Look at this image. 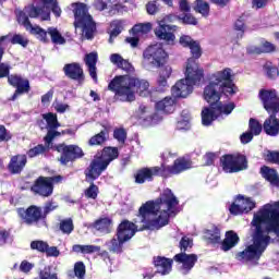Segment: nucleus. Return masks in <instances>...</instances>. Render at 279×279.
Here are the masks:
<instances>
[{"instance_id": "a211bd4d", "label": "nucleus", "mask_w": 279, "mask_h": 279, "mask_svg": "<svg viewBox=\"0 0 279 279\" xmlns=\"http://www.w3.org/2000/svg\"><path fill=\"white\" fill-rule=\"evenodd\" d=\"M174 260L182 274H189L197 263V255L180 253L174 256Z\"/></svg>"}, {"instance_id": "2f4dec72", "label": "nucleus", "mask_w": 279, "mask_h": 279, "mask_svg": "<svg viewBox=\"0 0 279 279\" xmlns=\"http://www.w3.org/2000/svg\"><path fill=\"white\" fill-rule=\"evenodd\" d=\"M110 62L111 64H114L116 66H118V69H122L123 71H132V63H130V61L123 59V57H121V54L119 53H112L110 56Z\"/></svg>"}, {"instance_id": "f704fd0d", "label": "nucleus", "mask_w": 279, "mask_h": 279, "mask_svg": "<svg viewBox=\"0 0 279 279\" xmlns=\"http://www.w3.org/2000/svg\"><path fill=\"white\" fill-rule=\"evenodd\" d=\"M29 34H32L34 37L37 38V40H40V43H49V33L48 31H45L38 25H33L28 29Z\"/></svg>"}, {"instance_id": "9b49d317", "label": "nucleus", "mask_w": 279, "mask_h": 279, "mask_svg": "<svg viewBox=\"0 0 279 279\" xmlns=\"http://www.w3.org/2000/svg\"><path fill=\"white\" fill-rule=\"evenodd\" d=\"M221 163L226 173H239L247 169V158L243 155H227L222 157Z\"/></svg>"}, {"instance_id": "7c9ffc66", "label": "nucleus", "mask_w": 279, "mask_h": 279, "mask_svg": "<svg viewBox=\"0 0 279 279\" xmlns=\"http://www.w3.org/2000/svg\"><path fill=\"white\" fill-rule=\"evenodd\" d=\"M93 228L101 232V234H110V232H112V219L100 218L94 222Z\"/></svg>"}, {"instance_id": "f03ea898", "label": "nucleus", "mask_w": 279, "mask_h": 279, "mask_svg": "<svg viewBox=\"0 0 279 279\" xmlns=\"http://www.w3.org/2000/svg\"><path fill=\"white\" fill-rule=\"evenodd\" d=\"M251 226L253 243L238 253L236 259L254 267L258 265V260L271 241L269 233L279 235V201L266 204L255 213Z\"/></svg>"}, {"instance_id": "4c0bfd02", "label": "nucleus", "mask_w": 279, "mask_h": 279, "mask_svg": "<svg viewBox=\"0 0 279 279\" xmlns=\"http://www.w3.org/2000/svg\"><path fill=\"white\" fill-rule=\"evenodd\" d=\"M133 34H135V37L144 36V34H149L151 32V24H136L132 28Z\"/></svg>"}, {"instance_id": "f257e3e1", "label": "nucleus", "mask_w": 279, "mask_h": 279, "mask_svg": "<svg viewBox=\"0 0 279 279\" xmlns=\"http://www.w3.org/2000/svg\"><path fill=\"white\" fill-rule=\"evenodd\" d=\"M180 201L170 189H166L156 201H148L138 209L137 219L134 222L122 221L117 231L119 239L125 243L136 234V230H160L169 223V217L178 215Z\"/></svg>"}, {"instance_id": "69168bd1", "label": "nucleus", "mask_w": 279, "mask_h": 279, "mask_svg": "<svg viewBox=\"0 0 279 279\" xmlns=\"http://www.w3.org/2000/svg\"><path fill=\"white\" fill-rule=\"evenodd\" d=\"M203 158H204L205 165L207 167H210V165L215 162V158H217V156L215 155V153H207Z\"/></svg>"}, {"instance_id": "37998d69", "label": "nucleus", "mask_w": 279, "mask_h": 279, "mask_svg": "<svg viewBox=\"0 0 279 279\" xmlns=\"http://www.w3.org/2000/svg\"><path fill=\"white\" fill-rule=\"evenodd\" d=\"M264 69L266 71V75L267 77H269V80H276L279 75V70L278 68L274 66V64H271V62H267L264 65Z\"/></svg>"}, {"instance_id": "ea45409f", "label": "nucleus", "mask_w": 279, "mask_h": 279, "mask_svg": "<svg viewBox=\"0 0 279 279\" xmlns=\"http://www.w3.org/2000/svg\"><path fill=\"white\" fill-rule=\"evenodd\" d=\"M11 45H20L21 47H27L29 45V39L25 35L14 34L11 35Z\"/></svg>"}, {"instance_id": "6e6d98bb", "label": "nucleus", "mask_w": 279, "mask_h": 279, "mask_svg": "<svg viewBox=\"0 0 279 279\" xmlns=\"http://www.w3.org/2000/svg\"><path fill=\"white\" fill-rule=\"evenodd\" d=\"M171 73H173V70L171 69V66L166 65L160 69L159 77H161L162 80H169L171 77Z\"/></svg>"}, {"instance_id": "a19ab883", "label": "nucleus", "mask_w": 279, "mask_h": 279, "mask_svg": "<svg viewBox=\"0 0 279 279\" xmlns=\"http://www.w3.org/2000/svg\"><path fill=\"white\" fill-rule=\"evenodd\" d=\"M195 10L198 12V14H202V16H208L210 12V5H208V2L204 0H196Z\"/></svg>"}, {"instance_id": "c756f323", "label": "nucleus", "mask_w": 279, "mask_h": 279, "mask_svg": "<svg viewBox=\"0 0 279 279\" xmlns=\"http://www.w3.org/2000/svg\"><path fill=\"white\" fill-rule=\"evenodd\" d=\"M125 240L119 238V235L113 236L111 240L106 242L107 250L112 254H122L123 253V244Z\"/></svg>"}, {"instance_id": "49530a36", "label": "nucleus", "mask_w": 279, "mask_h": 279, "mask_svg": "<svg viewBox=\"0 0 279 279\" xmlns=\"http://www.w3.org/2000/svg\"><path fill=\"white\" fill-rule=\"evenodd\" d=\"M39 279H58V275L51 271V266H46L39 271Z\"/></svg>"}, {"instance_id": "79ce46f5", "label": "nucleus", "mask_w": 279, "mask_h": 279, "mask_svg": "<svg viewBox=\"0 0 279 279\" xmlns=\"http://www.w3.org/2000/svg\"><path fill=\"white\" fill-rule=\"evenodd\" d=\"M250 132L253 136H258L263 132V124L256 119H251L248 122Z\"/></svg>"}, {"instance_id": "20e7f679", "label": "nucleus", "mask_w": 279, "mask_h": 279, "mask_svg": "<svg viewBox=\"0 0 279 279\" xmlns=\"http://www.w3.org/2000/svg\"><path fill=\"white\" fill-rule=\"evenodd\" d=\"M163 162L160 167H151L141 169L135 175V182L137 184H145V182H150L154 180V175H160L161 178H171V175H179L183 171L191 169L193 167V162L187 158L181 157L174 160L172 166H167V160L169 158H174L175 155L170 151H165L162 155Z\"/></svg>"}, {"instance_id": "864d4df0", "label": "nucleus", "mask_w": 279, "mask_h": 279, "mask_svg": "<svg viewBox=\"0 0 279 279\" xmlns=\"http://www.w3.org/2000/svg\"><path fill=\"white\" fill-rule=\"evenodd\" d=\"M181 252H186L190 247H193V240L187 236H183L180 241Z\"/></svg>"}, {"instance_id": "412c9836", "label": "nucleus", "mask_w": 279, "mask_h": 279, "mask_svg": "<svg viewBox=\"0 0 279 279\" xmlns=\"http://www.w3.org/2000/svg\"><path fill=\"white\" fill-rule=\"evenodd\" d=\"M8 82L11 86L16 88L12 99H16L19 95H23V93L29 92V81L19 76V75H11L8 77Z\"/></svg>"}, {"instance_id": "4d7b16f0", "label": "nucleus", "mask_w": 279, "mask_h": 279, "mask_svg": "<svg viewBox=\"0 0 279 279\" xmlns=\"http://www.w3.org/2000/svg\"><path fill=\"white\" fill-rule=\"evenodd\" d=\"M169 83L167 82V78L159 77L157 80V92L158 93H165V90H168Z\"/></svg>"}, {"instance_id": "7ed1b4c3", "label": "nucleus", "mask_w": 279, "mask_h": 279, "mask_svg": "<svg viewBox=\"0 0 279 279\" xmlns=\"http://www.w3.org/2000/svg\"><path fill=\"white\" fill-rule=\"evenodd\" d=\"M221 93L223 95H236L239 88L232 83V70L226 68L217 71L209 76V83L204 89V99L210 105V108H204L202 111L203 125H210L215 119H219L222 114L232 113L234 105L232 102H219Z\"/></svg>"}, {"instance_id": "052dcab7", "label": "nucleus", "mask_w": 279, "mask_h": 279, "mask_svg": "<svg viewBox=\"0 0 279 279\" xmlns=\"http://www.w3.org/2000/svg\"><path fill=\"white\" fill-rule=\"evenodd\" d=\"M45 253L47 256H50L52 258H58V256H60V250H58L57 246H47Z\"/></svg>"}, {"instance_id": "6ab92c4d", "label": "nucleus", "mask_w": 279, "mask_h": 279, "mask_svg": "<svg viewBox=\"0 0 279 279\" xmlns=\"http://www.w3.org/2000/svg\"><path fill=\"white\" fill-rule=\"evenodd\" d=\"M17 215L24 221V223H36L39 219L43 218V210L37 206H31L27 209L19 208Z\"/></svg>"}, {"instance_id": "393cba45", "label": "nucleus", "mask_w": 279, "mask_h": 279, "mask_svg": "<svg viewBox=\"0 0 279 279\" xmlns=\"http://www.w3.org/2000/svg\"><path fill=\"white\" fill-rule=\"evenodd\" d=\"M63 71L71 80H84V71L77 63L65 64Z\"/></svg>"}, {"instance_id": "6e6552de", "label": "nucleus", "mask_w": 279, "mask_h": 279, "mask_svg": "<svg viewBox=\"0 0 279 279\" xmlns=\"http://www.w3.org/2000/svg\"><path fill=\"white\" fill-rule=\"evenodd\" d=\"M167 60H169V53H167V50H165L160 44L150 45L143 52L144 66L151 64L160 69V66L167 64Z\"/></svg>"}, {"instance_id": "09e8293b", "label": "nucleus", "mask_w": 279, "mask_h": 279, "mask_svg": "<svg viewBox=\"0 0 279 279\" xmlns=\"http://www.w3.org/2000/svg\"><path fill=\"white\" fill-rule=\"evenodd\" d=\"M189 49L191 50L193 60H198V58H202V48L199 47V43L194 41Z\"/></svg>"}, {"instance_id": "3c124183", "label": "nucleus", "mask_w": 279, "mask_h": 279, "mask_svg": "<svg viewBox=\"0 0 279 279\" xmlns=\"http://www.w3.org/2000/svg\"><path fill=\"white\" fill-rule=\"evenodd\" d=\"M12 140V133H10L5 126L0 125V143H8Z\"/></svg>"}, {"instance_id": "603ef678", "label": "nucleus", "mask_w": 279, "mask_h": 279, "mask_svg": "<svg viewBox=\"0 0 279 279\" xmlns=\"http://www.w3.org/2000/svg\"><path fill=\"white\" fill-rule=\"evenodd\" d=\"M27 154L29 158H36V156H40V154H45V146L37 145L34 148H31Z\"/></svg>"}, {"instance_id": "5701e85b", "label": "nucleus", "mask_w": 279, "mask_h": 279, "mask_svg": "<svg viewBox=\"0 0 279 279\" xmlns=\"http://www.w3.org/2000/svg\"><path fill=\"white\" fill-rule=\"evenodd\" d=\"M156 110L158 117H162L160 116V112L171 114L175 110V99H173L172 97H166L165 99L156 102Z\"/></svg>"}, {"instance_id": "c03bdc74", "label": "nucleus", "mask_w": 279, "mask_h": 279, "mask_svg": "<svg viewBox=\"0 0 279 279\" xmlns=\"http://www.w3.org/2000/svg\"><path fill=\"white\" fill-rule=\"evenodd\" d=\"M73 220L71 218L61 220L60 230L63 234H71V232H73Z\"/></svg>"}, {"instance_id": "f8f14e48", "label": "nucleus", "mask_w": 279, "mask_h": 279, "mask_svg": "<svg viewBox=\"0 0 279 279\" xmlns=\"http://www.w3.org/2000/svg\"><path fill=\"white\" fill-rule=\"evenodd\" d=\"M185 80L194 86H199L204 80V68L197 63V60L187 59L184 68Z\"/></svg>"}, {"instance_id": "b1692460", "label": "nucleus", "mask_w": 279, "mask_h": 279, "mask_svg": "<svg viewBox=\"0 0 279 279\" xmlns=\"http://www.w3.org/2000/svg\"><path fill=\"white\" fill-rule=\"evenodd\" d=\"M264 132L268 136H278L279 134V120L276 118L275 113L265 120L264 122Z\"/></svg>"}, {"instance_id": "c85d7f7f", "label": "nucleus", "mask_w": 279, "mask_h": 279, "mask_svg": "<svg viewBox=\"0 0 279 279\" xmlns=\"http://www.w3.org/2000/svg\"><path fill=\"white\" fill-rule=\"evenodd\" d=\"M128 25V22L125 20H114L111 22L109 27V43H112L113 38H117L121 32L125 29V26Z\"/></svg>"}, {"instance_id": "72a5a7b5", "label": "nucleus", "mask_w": 279, "mask_h": 279, "mask_svg": "<svg viewBox=\"0 0 279 279\" xmlns=\"http://www.w3.org/2000/svg\"><path fill=\"white\" fill-rule=\"evenodd\" d=\"M236 243H239V235L234 233V231H229L227 232L226 239L222 242L221 250H223V252H228L232 250Z\"/></svg>"}, {"instance_id": "a18cd8bd", "label": "nucleus", "mask_w": 279, "mask_h": 279, "mask_svg": "<svg viewBox=\"0 0 279 279\" xmlns=\"http://www.w3.org/2000/svg\"><path fill=\"white\" fill-rule=\"evenodd\" d=\"M49 244L43 240H36L31 243V250H36L37 252L45 253Z\"/></svg>"}, {"instance_id": "13d9d810", "label": "nucleus", "mask_w": 279, "mask_h": 279, "mask_svg": "<svg viewBox=\"0 0 279 279\" xmlns=\"http://www.w3.org/2000/svg\"><path fill=\"white\" fill-rule=\"evenodd\" d=\"M101 252V246H97V245H84V251L83 254H97Z\"/></svg>"}, {"instance_id": "bf43d9fd", "label": "nucleus", "mask_w": 279, "mask_h": 279, "mask_svg": "<svg viewBox=\"0 0 279 279\" xmlns=\"http://www.w3.org/2000/svg\"><path fill=\"white\" fill-rule=\"evenodd\" d=\"M194 43L195 40H193V38H191L189 35H183L180 37V45H182V47L190 48Z\"/></svg>"}, {"instance_id": "4be33fe9", "label": "nucleus", "mask_w": 279, "mask_h": 279, "mask_svg": "<svg viewBox=\"0 0 279 279\" xmlns=\"http://www.w3.org/2000/svg\"><path fill=\"white\" fill-rule=\"evenodd\" d=\"M155 267L157 269V274H160L161 276H167L171 274L173 259H169L162 256H158L154 260Z\"/></svg>"}, {"instance_id": "cd10ccee", "label": "nucleus", "mask_w": 279, "mask_h": 279, "mask_svg": "<svg viewBox=\"0 0 279 279\" xmlns=\"http://www.w3.org/2000/svg\"><path fill=\"white\" fill-rule=\"evenodd\" d=\"M138 117L143 119V121H148L153 124L162 121V117H158V113L151 114V109L145 105L140 106Z\"/></svg>"}, {"instance_id": "ddd939ff", "label": "nucleus", "mask_w": 279, "mask_h": 279, "mask_svg": "<svg viewBox=\"0 0 279 279\" xmlns=\"http://www.w3.org/2000/svg\"><path fill=\"white\" fill-rule=\"evenodd\" d=\"M258 97L268 114H278L279 96L276 89H262Z\"/></svg>"}, {"instance_id": "a878e982", "label": "nucleus", "mask_w": 279, "mask_h": 279, "mask_svg": "<svg viewBox=\"0 0 279 279\" xmlns=\"http://www.w3.org/2000/svg\"><path fill=\"white\" fill-rule=\"evenodd\" d=\"M27 165V157L25 155H17L11 158L9 169L11 173H21Z\"/></svg>"}, {"instance_id": "774afa93", "label": "nucleus", "mask_w": 279, "mask_h": 279, "mask_svg": "<svg viewBox=\"0 0 279 279\" xmlns=\"http://www.w3.org/2000/svg\"><path fill=\"white\" fill-rule=\"evenodd\" d=\"M183 23L186 25H197V19H195L191 14H185L184 17L182 19Z\"/></svg>"}, {"instance_id": "9d476101", "label": "nucleus", "mask_w": 279, "mask_h": 279, "mask_svg": "<svg viewBox=\"0 0 279 279\" xmlns=\"http://www.w3.org/2000/svg\"><path fill=\"white\" fill-rule=\"evenodd\" d=\"M44 121L39 122V128L41 130L47 129L48 133L45 137L46 145H51V142L57 137L60 136V132L56 131L60 128V122H58V116L56 113H44L43 114ZM45 121L47 124H45Z\"/></svg>"}, {"instance_id": "4468645a", "label": "nucleus", "mask_w": 279, "mask_h": 279, "mask_svg": "<svg viewBox=\"0 0 279 279\" xmlns=\"http://www.w3.org/2000/svg\"><path fill=\"white\" fill-rule=\"evenodd\" d=\"M60 180H62L60 175L51 178L39 177L32 186V192L41 195V197H49L53 194V182H60Z\"/></svg>"}, {"instance_id": "dca6fc26", "label": "nucleus", "mask_w": 279, "mask_h": 279, "mask_svg": "<svg viewBox=\"0 0 279 279\" xmlns=\"http://www.w3.org/2000/svg\"><path fill=\"white\" fill-rule=\"evenodd\" d=\"M57 151L61 153L60 162L61 165H68L75 158H82L84 151L77 145H64L57 146Z\"/></svg>"}, {"instance_id": "bb28decb", "label": "nucleus", "mask_w": 279, "mask_h": 279, "mask_svg": "<svg viewBox=\"0 0 279 279\" xmlns=\"http://www.w3.org/2000/svg\"><path fill=\"white\" fill-rule=\"evenodd\" d=\"M84 60L89 71L90 77L94 80V82H97V60H98L97 52H90L86 54Z\"/></svg>"}, {"instance_id": "58836bf2", "label": "nucleus", "mask_w": 279, "mask_h": 279, "mask_svg": "<svg viewBox=\"0 0 279 279\" xmlns=\"http://www.w3.org/2000/svg\"><path fill=\"white\" fill-rule=\"evenodd\" d=\"M182 118L183 119L179 120L177 123V130H191V116L189 111H183Z\"/></svg>"}, {"instance_id": "1a4fd4ad", "label": "nucleus", "mask_w": 279, "mask_h": 279, "mask_svg": "<svg viewBox=\"0 0 279 279\" xmlns=\"http://www.w3.org/2000/svg\"><path fill=\"white\" fill-rule=\"evenodd\" d=\"M17 23L25 27L26 32L33 26L31 19H40L41 21H49V10L47 8L38 9L35 5H28L23 11L16 12Z\"/></svg>"}, {"instance_id": "e2e57ef3", "label": "nucleus", "mask_w": 279, "mask_h": 279, "mask_svg": "<svg viewBox=\"0 0 279 279\" xmlns=\"http://www.w3.org/2000/svg\"><path fill=\"white\" fill-rule=\"evenodd\" d=\"M33 267H34V264L27 260H23L20 265V271H22L23 274H29Z\"/></svg>"}, {"instance_id": "680f3d73", "label": "nucleus", "mask_w": 279, "mask_h": 279, "mask_svg": "<svg viewBox=\"0 0 279 279\" xmlns=\"http://www.w3.org/2000/svg\"><path fill=\"white\" fill-rule=\"evenodd\" d=\"M266 160H268V162H274L275 165H279V153L268 151L266 155Z\"/></svg>"}, {"instance_id": "5fc2aeb1", "label": "nucleus", "mask_w": 279, "mask_h": 279, "mask_svg": "<svg viewBox=\"0 0 279 279\" xmlns=\"http://www.w3.org/2000/svg\"><path fill=\"white\" fill-rule=\"evenodd\" d=\"M113 136L119 143H125V138H128V134L125 133V130L123 129H117L113 132Z\"/></svg>"}, {"instance_id": "0eeeda50", "label": "nucleus", "mask_w": 279, "mask_h": 279, "mask_svg": "<svg viewBox=\"0 0 279 279\" xmlns=\"http://www.w3.org/2000/svg\"><path fill=\"white\" fill-rule=\"evenodd\" d=\"M71 10L74 14L75 29H81L84 38L92 40L95 32H97V24L93 20V15L88 13V5L82 2H75L71 4Z\"/></svg>"}, {"instance_id": "f3484780", "label": "nucleus", "mask_w": 279, "mask_h": 279, "mask_svg": "<svg viewBox=\"0 0 279 279\" xmlns=\"http://www.w3.org/2000/svg\"><path fill=\"white\" fill-rule=\"evenodd\" d=\"M171 32H175L174 25H167L165 21L158 22V27L155 29V36L159 38V40H165L167 45L175 44V35Z\"/></svg>"}, {"instance_id": "c9c22d12", "label": "nucleus", "mask_w": 279, "mask_h": 279, "mask_svg": "<svg viewBox=\"0 0 279 279\" xmlns=\"http://www.w3.org/2000/svg\"><path fill=\"white\" fill-rule=\"evenodd\" d=\"M48 36L53 45H66V39L62 33L53 26L48 28Z\"/></svg>"}, {"instance_id": "0e129e2a", "label": "nucleus", "mask_w": 279, "mask_h": 279, "mask_svg": "<svg viewBox=\"0 0 279 279\" xmlns=\"http://www.w3.org/2000/svg\"><path fill=\"white\" fill-rule=\"evenodd\" d=\"M146 10H147L148 14L154 15V14H157L159 9H158V5L156 4V2L150 1L146 4Z\"/></svg>"}, {"instance_id": "de8ad7c7", "label": "nucleus", "mask_w": 279, "mask_h": 279, "mask_svg": "<svg viewBox=\"0 0 279 279\" xmlns=\"http://www.w3.org/2000/svg\"><path fill=\"white\" fill-rule=\"evenodd\" d=\"M74 274L76 278L84 279V277L86 276V266L84 265V263L77 262L74 265Z\"/></svg>"}, {"instance_id": "473e14b6", "label": "nucleus", "mask_w": 279, "mask_h": 279, "mask_svg": "<svg viewBox=\"0 0 279 279\" xmlns=\"http://www.w3.org/2000/svg\"><path fill=\"white\" fill-rule=\"evenodd\" d=\"M260 173H262L263 178H265V180L270 182V184H272L274 186H278L279 177H278V172H276V170H274L267 166H264L260 169Z\"/></svg>"}, {"instance_id": "8fccbe9b", "label": "nucleus", "mask_w": 279, "mask_h": 279, "mask_svg": "<svg viewBox=\"0 0 279 279\" xmlns=\"http://www.w3.org/2000/svg\"><path fill=\"white\" fill-rule=\"evenodd\" d=\"M106 142V132H100L89 140V145H102Z\"/></svg>"}, {"instance_id": "e433bc0d", "label": "nucleus", "mask_w": 279, "mask_h": 279, "mask_svg": "<svg viewBox=\"0 0 279 279\" xmlns=\"http://www.w3.org/2000/svg\"><path fill=\"white\" fill-rule=\"evenodd\" d=\"M206 241L208 243H220L221 242V232L219 231V228L211 227L210 229H207L204 234Z\"/></svg>"}, {"instance_id": "423d86ee", "label": "nucleus", "mask_w": 279, "mask_h": 279, "mask_svg": "<svg viewBox=\"0 0 279 279\" xmlns=\"http://www.w3.org/2000/svg\"><path fill=\"white\" fill-rule=\"evenodd\" d=\"M116 158H119V150L114 147L104 148L101 154H97L89 167L85 171L87 182H90L89 187L85 190V197L87 199H97L99 195V187L95 185V180L108 169V165Z\"/></svg>"}, {"instance_id": "39448f33", "label": "nucleus", "mask_w": 279, "mask_h": 279, "mask_svg": "<svg viewBox=\"0 0 279 279\" xmlns=\"http://www.w3.org/2000/svg\"><path fill=\"white\" fill-rule=\"evenodd\" d=\"M108 88L120 97L121 101H134L136 99V93L141 97L151 95L149 82L130 75L116 76L109 83Z\"/></svg>"}, {"instance_id": "aec40b11", "label": "nucleus", "mask_w": 279, "mask_h": 279, "mask_svg": "<svg viewBox=\"0 0 279 279\" xmlns=\"http://www.w3.org/2000/svg\"><path fill=\"white\" fill-rule=\"evenodd\" d=\"M193 83H190L186 78H181L171 88L173 97L186 98L193 93Z\"/></svg>"}, {"instance_id": "2eb2a0df", "label": "nucleus", "mask_w": 279, "mask_h": 279, "mask_svg": "<svg viewBox=\"0 0 279 279\" xmlns=\"http://www.w3.org/2000/svg\"><path fill=\"white\" fill-rule=\"evenodd\" d=\"M256 208V203L250 197L238 195L234 202L229 206V213L231 215H244L252 213Z\"/></svg>"}, {"instance_id": "338daca9", "label": "nucleus", "mask_w": 279, "mask_h": 279, "mask_svg": "<svg viewBox=\"0 0 279 279\" xmlns=\"http://www.w3.org/2000/svg\"><path fill=\"white\" fill-rule=\"evenodd\" d=\"M10 75V65L7 63H0V78L8 77Z\"/></svg>"}]
</instances>
